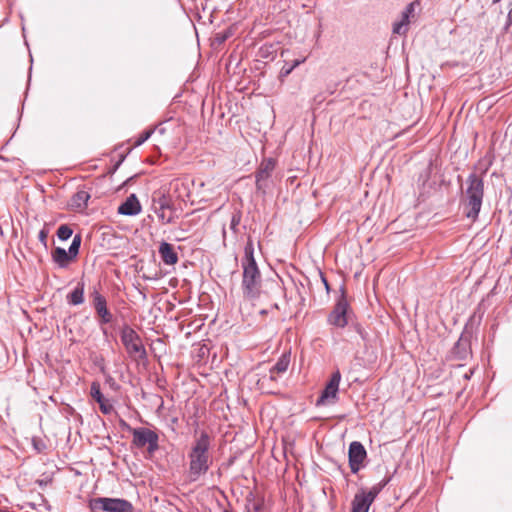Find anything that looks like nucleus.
I'll use <instances>...</instances> for the list:
<instances>
[{
  "label": "nucleus",
  "instance_id": "obj_1",
  "mask_svg": "<svg viewBox=\"0 0 512 512\" xmlns=\"http://www.w3.org/2000/svg\"><path fill=\"white\" fill-rule=\"evenodd\" d=\"M242 291L245 298L256 300L260 297L262 288V275L254 257V245L248 240L244 247V257L241 260Z\"/></svg>",
  "mask_w": 512,
  "mask_h": 512
},
{
  "label": "nucleus",
  "instance_id": "obj_2",
  "mask_svg": "<svg viewBox=\"0 0 512 512\" xmlns=\"http://www.w3.org/2000/svg\"><path fill=\"white\" fill-rule=\"evenodd\" d=\"M211 446L210 436L207 432L202 431L195 439L191 450L188 454L189 469L188 479L190 482H196L202 475H205L212 463L209 453Z\"/></svg>",
  "mask_w": 512,
  "mask_h": 512
},
{
  "label": "nucleus",
  "instance_id": "obj_3",
  "mask_svg": "<svg viewBox=\"0 0 512 512\" xmlns=\"http://www.w3.org/2000/svg\"><path fill=\"white\" fill-rule=\"evenodd\" d=\"M484 197L483 176L472 172L465 181L462 191V205L468 219L475 221L480 213Z\"/></svg>",
  "mask_w": 512,
  "mask_h": 512
},
{
  "label": "nucleus",
  "instance_id": "obj_4",
  "mask_svg": "<svg viewBox=\"0 0 512 512\" xmlns=\"http://www.w3.org/2000/svg\"><path fill=\"white\" fill-rule=\"evenodd\" d=\"M340 292L341 294L337 298L333 309L327 317V323L336 328L346 327L350 323L351 317L353 315V311L346 298V293L343 286L340 288Z\"/></svg>",
  "mask_w": 512,
  "mask_h": 512
},
{
  "label": "nucleus",
  "instance_id": "obj_5",
  "mask_svg": "<svg viewBox=\"0 0 512 512\" xmlns=\"http://www.w3.org/2000/svg\"><path fill=\"white\" fill-rule=\"evenodd\" d=\"M91 512H132L133 505L126 499L98 497L89 501Z\"/></svg>",
  "mask_w": 512,
  "mask_h": 512
},
{
  "label": "nucleus",
  "instance_id": "obj_6",
  "mask_svg": "<svg viewBox=\"0 0 512 512\" xmlns=\"http://www.w3.org/2000/svg\"><path fill=\"white\" fill-rule=\"evenodd\" d=\"M152 210L162 223L168 224L173 221L172 200L170 196L156 191L152 195Z\"/></svg>",
  "mask_w": 512,
  "mask_h": 512
},
{
  "label": "nucleus",
  "instance_id": "obj_7",
  "mask_svg": "<svg viewBox=\"0 0 512 512\" xmlns=\"http://www.w3.org/2000/svg\"><path fill=\"white\" fill-rule=\"evenodd\" d=\"M133 444L138 448L147 446L149 454H154L158 449V434L148 428L140 427L132 429Z\"/></svg>",
  "mask_w": 512,
  "mask_h": 512
},
{
  "label": "nucleus",
  "instance_id": "obj_8",
  "mask_svg": "<svg viewBox=\"0 0 512 512\" xmlns=\"http://www.w3.org/2000/svg\"><path fill=\"white\" fill-rule=\"evenodd\" d=\"M121 341L130 355H137L140 358L146 357V349L137 332L128 325L121 331Z\"/></svg>",
  "mask_w": 512,
  "mask_h": 512
},
{
  "label": "nucleus",
  "instance_id": "obj_9",
  "mask_svg": "<svg viewBox=\"0 0 512 512\" xmlns=\"http://www.w3.org/2000/svg\"><path fill=\"white\" fill-rule=\"evenodd\" d=\"M341 381V373L336 370L332 373L330 380L326 384L320 397L316 401V406H323L326 404H334L338 400L339 384Z\"/></svg>",
  "mask_w": 512,
  "mask_h": 512
},
{
  "label": "nucleus",
  "instance_id": "obj_10",
  "mask_svg": "<svg viewBox=\"0 0 512 512\" xmlns=\"http://www.w3.org/2000/svg\"><path fill=\"white\" fill-rule=\"evenodd\" d=\"M349 466L351 472L356 474L363 466L367 458V452L364 445L359 441H353L348 449Z\"/></svg>",
  "mask_w": 512,
  "mask_h": 512
},
{
  "label": "nucleus",
  "instance_id": "obj_11",
  "mask_svg": "<svg viewBox=\"0 0 512 512\" xmlns=\"http://www.w3.org/2000/svg\"><path fill=\"white\" fill-rule=\"evenodd\" d=\"M275 166L276 162L273 158H266L260 163L255 175L257 190L265 192L268 187V180L271 177Z\"/></svg>",
  "mask_w": 512,
  "mask_h": 512
},
{
  "label": "nucleus",
  "instance_id": "obj_12",
  "mask_svg": "<svg viewBox=\"0 0 512 512\" xmlns=\"http://www.w3.org/2000/svg\"><path fill=\"white\" fill-rule=\"evenodd\" d=\"M94 309L99 316L100 325L108 324L113 320V315L107 308L106 298L97 289L91 292Z\"/></svg>",
  "mask_w": 512,
  "mask_h": 512
},
{
  "label": "nucleus",
  "instance_id": "obj_13",
  "mask_svg": "<svg viewBox=\"0 0 512 512\" xmlns=\"http://www.w3.org/2000/svg\"><path fill=\"white\" fill-rule=\"evenodd\" d=\"M141 204L135 194L129 195L118 207V214L125 216H136L141 212Z\"/></svg>",
  "mask_w": 512,
  "mask_h": 512
},
{
  "label": "nucleus",
  "instance_id": "obj_14",
  "mask_svg": "<svg viewBox=\"0 0 512 512\" xmlns=\"http://www.w3.org/2000/svg\"><path fill=\"white\" fill-rule=\"evenodd\" d=\"M291 362V352L285 351L278 358L277 362L269 370V378L272 381H276L275 374H283L288 370Z\"/></svg>",
  "mask_w": 512,
  "mask_h": 512
},
{
  "label": "nucleus",
  "instance_id": "obj_15",
  "mask_svg": "<svg viewBox=\"0 0 512 512\" xmlns=\"http://www.w3.org/2000/svg\"><path fill=\"white\" fill-rule=\"evenodd\" d=\"M158 251L162 261L166 265H174L178 262V254L172 244L163 241Z\"/></svg>",
  "mask_w": 512,
  "mask_h": 512
},
{
  "label": "nucleus",
  "instance_id": "obj_16",
  "mask_svg": "<svg viewBox=\"0 0 512 512\" xmlns=\"http://www.w3.org/2000/svg\"><path fill=\"white\" fill-rule=\"evenodd\" d=\"M52 259L60 268L68 267L70 262L74 260V258L70 256L69 251L61 247H56L52 251Z\"/></svg>",
  "mask_w": 512,
  "mask_h": 512
},
{
  "label": "nucleus",
  "instance_id": "obj_17",
  "mask_svg": "<svg viewBox=\"0 0 512 512\" xmlns=\"http://www.w3.org/2000/svg\"><path fill=\"white\" fill-rule=\"evenodd\" d=\"M371 502L364 496V493L358 491L351 503V512H368Z\"/></svg>",
  "mask_w": 512,
  "mask_h": 512
},
{
  "label": "nucleus",
  "instance_id": "obj_18",
  "mask_svg": "<svg viewBox=\"0 0 512 512\" xmlns=\"http://www.w3.org/2000/svg\"><path fill=\"white\" fill-rule=\"evenodd\" d=\"M84 286L83 281L77 283L75 288L66 296L68 304L77 306L84 302Z\"/></svg>",
  "mask_w": 512,
  "mask_h": 512
},
{
  "label": "nucleus",
  "instance_id": "obj_19",
  "mask_svg": "<svg viewBox=\"0 0 512 512\" xmlns=\"http://www.w3.org/2000/svg\"><path fill=\"white\" fill-rule=\"evenodd\" d=\"M452 354L455 359L465 360L470 354V345L467 340L460 338L452 349Z\"/></svg>",
  "mask_w": 512,
  "mask_h": 512
},
{
  "label": "nucleus",
  "instance_id": "obj_20",
  "mask_svg": "<svg viewBox=\"0 0 512 512\" xmlns=\"http://www.w3.org/2000/svg\"><path fill=\"white\" fill-rule=\"evenodd\" d=\"M90 194L85 190L77 191L71 198V206L77 209H84L87 207Z\"/></svg>",
  "mask_w": 512,
  "mask_h": 512
},
{
  "label": "nucleus",
  "instance_id": "obj_21",
  "mask_svg": "<svg viewBox=\"0 0 512 512\" xmlns=\"http://www.w3.org/2000/svg\"><path fill=\"white\" fill-rule=\"evenodd\" d=\"M411 19L401 13V19L393 23V33L398 35H406L408 31V25Z\"/></svg>",
  "mask_w": 512,
  "mask_h": 512
},
{
  "label": "nucleus",
  "instance_id": "obj_22",
  "mask_svg": "<svg viewBox=\"0 0 512 512\" xmlns=\"http://www.w3.org/2000/svg\"><path fill=\"white\" fill-rule=\"evenodd\" d=\"M388 483L387 480H384L376 485H374L373 487H371V489L369 490H365V489H360L359 491L361 493H364V496L371 502L373 503L375 498L378 496V494L381 492V490L385 487V485Z\"/></svg>",
  "mask_w": 512,
  "mask_h": 512
},
{
  "label": "nucleus",
  "instance_id": "obj_23",
  "mask_svg": "<svg viewBox=\"0 0 512 512\" xmlns=\"http://www.w3.org/2000/svg\"><path fill=\"white\" fill-rule=\"evenodd\" d=\"M388 483L387 480H384L376 485H374L373 487H371V489L369 490H365V489H360L359 491L361 493H364V496L371 502L373 503L375 498L378 496V494L381 492V490L385 487V485Z\"/></svg>",
  "mask_w": 512,
  "mask_h": 512
},
{
  "label": "nucleus",
  "instance_id": "obj_24",
  "mask_svg": "<svg viewBox=\"0 0 512 512\" xmlns=\"http://www.w3.org/2000/svg\"><path fill=\"white\" fill-rule=\"evenodd\" d=\"M247 512H264V502L262 499L247 498Z\"/></svg>",
  "mask_w": 512,
  "mask_h": 512
},
{
  "label": "nucleus",
  "instance_id": "obj_25",
  "mask_svg": "<svg viewBox=\"0 0 512 512\" xmlns=\"http://www.w3.org/2000/svg\"><path fill=\"white\" fill-rule=\"evenodd\" d=\"M81 241H82L81 235L80 234L75 235L72 240V243L68 249L70 256H72L74 259L77 257V255L79 253Z\"/></svg>",
  "mask_w": 512,
  "mask_h": 512
},
{
  "label": "nucleus",
  "instance_id": "obj_26",
  "mask_svg": "<svg viewBox=\"0 0 512 512\" xmlns=\"http://www.w3.org/2000/svg\"><path fill=\"white\" fill-rule=\"evenodd\" d=\"M90 395L97 403L104 400V396L101 392L99 382H96V381L92 382L91 388H90Z\"/></svg>",
  "mask_w": 512,
  "mask_h": 512
},
{
  "label": "nucleus",
  "instance_id": "obj_27",
  "mask_svg": "<svg viewBox=\"0 0 512 512\" xmlns=\"http://www.w3.org/2000/svg\"><path fill=\"white\" fill-rule=\"evenodd\" d=\"M73 234V230L67 224L61 225L57 230V236L61 241L68 240Z\"/></svg>",
  "mask_w": 512,
  "mask_h": 512
},
{
  "label": "nucleus",
  "instance_id": "obj_28",
  "mask_svg": "<svg viewBox=\"0 0 512 512\" xmlns=\"http://www.w3.org/2000/svg\"><path fill=\"white\" fill-rule=\"evenodd\" d=\"M241 218H242L241 211H239V210L234 211V213L232 214V217H231V221H230V230H232V232L234 234L238 233V226L241 222Z\"/></svg>",
  "mask_w": 512,
  "mask_h": 512
},
{
  "label": "nucleus",
  "instance_id": "obj_29",
  "mask_svg": "<svg viewBox=\"0 0 512 512\" xmlns=\"http://www.w3.org/2000/svg\"><path fill=\"white\" fill-rule=\"evenodd\" d=\"M350 328H352L361 337L362 340H367L368 333L365 331V329L362 327L360 323L351 321Z\"/></svg>",
  "mask_w": 512,
  "mask_h": 512
},
{
  "label": "nucleus",
  "instance_id": "obj_30",
  "mask_svg": "<svg viewBox=\"0 0 512 512\" xmlns=\"http://www.w3.org/2000/svg\"><path fill=\"white\" fill-rule=\"evenodd\" d=\"M416 5H418L417 1H413V2L409 3L403 10L402 14L407 15V17L410 19L414 18V16H415L414 12H415Z\"/></svg>",
  "mask_w": 512,
  "mask_h": 512
},
{
  "label": "nucleus",
  "instance_id": "obj_31",
  "mask_svg": "<svg viewBox=\"0 0 512 512\" xmlns=\"http://www.w3.org/2000/svg\"><path fill=\"white\" fill-rule=\"evenodd\" d=\"M154 130H147V131H144L140 136L139 138L136 140L135 142V145L136 146H140L142 145L145 141H147L151 135L153 134Z\"/></svg>",
  "mask_w": 512,
  "mask_h": 512
},
{
  "label": "nucleus",
  "instance_id": "obj_32",
  "mask_svg": "<svg viewBox=\"0 0 512 512\" xmlns=\"http://www.w3.org/2000/svg\"><path fill=\"white\" fill-rule=\"evenodd\" d=\"M98 404H99L100 410L103 414H109L113 409L111 405L106 403L105 399L103 401L99 402Z\"/></svg>",
  "mask_w": 512,
  "mask_h": 512
},
{
  "label": "nucleus",
  "instance_id": "obj_33",
  "mask_svg": "<svg viewBox=\"0 0 512 512\" xmlns=\"http://www.w3.org/2000/svg\"><path fill=\"white\" fill-rule=\"evenodd\" d=\"M47 237H48V230L42 229L40 230L38 234L39 241L44 245L47 246Z\"/></svg>",
  "mask_w": 512,
  "mask_h": 512
},
{
  "label": "nucleus",
  "instance_id": "obj_34",
  "mask_svg": "<svg viewBox=\"0 0 512 512\" xmlns=\"http://www.w3.org/2000/svg\"><path fill=\"white\" fill-rule=\"evenodd\" d=\"M33 446L38 452H41L43 449H45V444L41 440L33 439Z\"/></svg>",
  "mask_w": 512,
  "mask_h": 512
},
{
  "label": "nucleus",
  "instance_id": "obj_35",
  "mask_svg": "<svg viewBox=\"0 0 512 512\" xmlns=\"http://www.w3.org/2000/svg\"><path fill=\"white\" fill-rule=\"evenodd\" d=\"M294 70V66L284 65L281 69V76H288Z\"/></svg>",
  "mask_w": 512,
  "mask_h": 512
},
{
  "label": "nucleus",
  "instance_id": "obj_36",
  "mask_svg": "<svg viewBox=\"0 0 512 512\" xmlns=\"http://www.w3.org/2000/svg\"><path fill=\"white\" fill-rule=\"evenodd\" d=\"M322 282L325 286L326 291L329 292V290H330L329 283H328L327 279L323 276H322Z\"/></svg>",
  "mask_w": 512,
  "mask_h": 512
},
{
  "label": "nucleus",
  "instance_id": "obj_37",
  "mask_svg": "<svg viewBox=\"0 0 512 512\" xmlns=\"http://www.w3.org/2000/svg\"><path fill=\"white\" fill-rule=\"evenodd\" d=\"M302 62H304V59H302V60L296 59V60L293 61V63L290 66H294V69H295Z\"/></svg>",
  "mask_w": 512,
  "mask_h": 512
},
{
  "label": "nucleus",
  "instance_id": "obj_38",
  "mask_svg": "<svg viewBox=\"0 0 512 512\" xmlns=\"http://www.w3.org/2000/svg\"><path fill=\"white\" fill-rule=\"evenodd\" d=\"M472 374H473V370L471 369V370L469 371V373H466V374L464 375V378L468 380V379H470V377H471V375H472Z\"/></svg>",
  "mask_w": 512,
  "mask_h": 512
},
{
  "label": "nucleus",
  "instance_id": "obj_39",
  "mask_svg": "<svg viewBox=\"0 0 512 512\" xmlns=\"http://www.w3.org/2000/svg\"><path fill=\"white\" fill-rule=\"evenodd\" d=\"M102 333H103L104 335H107V329H106V328H102Z\"/></svg>",
  "mask_w": 512,
  "mask_h": 512
},
{
  "label": "nucleus",
  "instance_id": "obj_40",
  "mask_svg": "<svg viewBox=\"0 0 512 512\" xmlns=\"http://www.w3.org/2000/svg\"><path fill=\"white\" fill-rule=\"evenodd\" d=\"M158 130H159V132H160L161 134H163V133H164V129H163V128H159Z\"/></svg>",
  "mask_w": 512,
  "mask_h": 512
},
{
  "label": "nucleus",
  "instance_id": "obj_41",
  "mask_svg": "<svg viewBox=\"0 0 512 512\" xmlns=\"http://www.w3.org/2000/svg\"><path fill=\"white\" fill-rule=\"evenodd\" d=\"M222 233H223V236L225 237V235H226V230H225V228H223Z\"/></svg>",
  "mask_w": 512,
  "mask_h": 512
},
{
  "label": "nucleus",
  "instance_id": "obj_42",
  "mask_svg": "<svg viewBox=\"0 0 512 512\" xmlns=\"http://www.w3.org/2000/svg\"><path fill=\"white\" fill-rule=\"evenodd\" d=\"M511 16H512V11H510L509 14H508L509 18H511Z\"/></svg>",
  "mask_w": 512,
  "mask_h": 512
},
{
  "label": "nucleus",
  "instance_id": "obj_43",
  "mask_svg": "<svg viewBox=\"0 0 512 512\" xmlns=\"http://www.w3.org/2000/svg\"><path fill=\"white\" fill-rule=\"evenodd\" d=\"M499 1H500V0H493V2H494V3H497V2H499Z\"/></svg>",
  "mask_w": 512,
  "mask_h": 512
}]
</instances>
